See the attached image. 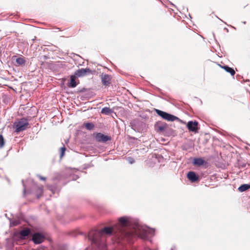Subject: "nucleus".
I'll list each match as a JSON object with an SVG mask.
<instances>
[{
	"mask_svg": "<svg viewBox=\"0 0 250 250\" xmlns=\"http://www.w3.org/2000/svg\"><path fill=\"white\" fill-rule=\"evenodd\" d=\"M102 83L105 86H109L110 83L111 77L108 74H102L101 76Z\"/></svg>",
	"mask_w": 250,
	"mask_h": 250,
	"instance_id": "0eeeda50",
	"label": "nucleus"
},
{
	"mask_svg": "<svg viewBox=\"0 0 250 250\" xmlns=\"http://www.w3.org/2000/svg\"><path fill=\"white\" fill-rule=\"evenodd\" d=\"M29 125L27 120L25 118H22L14 123L13 127L15 129V131L19 133L29 127Z\"/></svg>",
	"mask_w": 250,
	"mask_h": 250,
	"instance_id": "f03ea898",
	"label": "nucleus"
},
{
	"mask_svg": "<svg viewBox=\"0 0 250 250\" xmlns=\"http://www.w3.org/2000/svg\"><path fill=\"white\" fill-rule=\"evenodd\" d=\"M10 227H15L19 225L21 222L20 220L18 219H10Z\"/></svg>",
	"mask_w": 250,
	"mask_h": 250,
	"instance_id": "2eb2a0df",
	"label": "nucleus"
},
{
	"mask_svg": "<svg viewBox=\"0 0 250 250\" xmlns=\"http://www.w3.org/2000/svg\"><path fill=\"white\" fill-rule=\"evenodd\" d=\"M65 150H66V148L64 146H63L61 148V154H60L61 158H62L63 156Z\"/></svg>",
	"mask_w": 250,
	"mask_h": 250,
	"instance_id": "4be33fe9",
	"label": "nucleus"
},
{
	"mask_svg": "<svg viewBox=\"0 0 250 250\" xmlns=\"http://www.w3.org/2000/svg\"><path fill=\"white\" fill-rule=\"evenodd\" d=\"M38 193L37 194V198H40V197L42 196V195L43 193V188L42 187H39L38 188L37 190Z\"/></svg>",
	"mask_w": 250,
	"mask_h": 250,
	"instance_id": "6ab92c4d",
	"label": "nucleus"
},
{
	"mask_svg": "<svg viewBox=\"0 0 250 250\" xmlns=\"http://www.w3.org/2000/svg\"><path fill=\"white\" fill-rule=\"evenodd\" d=\"M167 125H161L158 126V130L160 131H164L167 128Z\"/></svg>",
	"mask_w": 250,
	"mask_h": 250,
	"instance_id": "412c9836",
	"label": "nucleus"
},
{
	"mask_svg": "<svg viewBox=\"0 0 250 250\" xmlns=\"http://www.w3.org/2000/svg\"><path fill=\"white\" fill-rule=\"evenodd\" d=\"M205 161L201 158H197L194 159L193 163L194 165L200 166H202L205 164Z\"/></svg>",
	"mask_w": 250,
	"mask_h": 250,
	"instance_id": "f8f14e48",
	"label": "nucleus"
},
{
	"mask_svg": "<svg viewBox=\"0 0 250 250\" xmlns=\"http://www.w3.org/2000/svg\"><path fill=\"white\" fill-rule=\"evenodd\" d=\"M76 77L77 76L75 74L70 76V82L68 85L69 87L74 88L77 86Z\"/></svg>",
	"mask_w": 250,
	"mask_h": 250,
	"instance_id": "9b49d317",
	"label": "nucleus"
},
{
	"mask_svg": "<svg viewBox=\"0 0 250 250\" xmlns=\"http://www.w3.org/2000/svg\"><path fill=\"white\" fill-rule=\"evenodd\" d=\"M113 111L109 107H105L102 108L101 110V113L105 115H109Z\"/></svg>",
	"mask_w": 250,
	"mask_h": 250,
	"instance_id": "dca6fc26",
	"label": "nucleus"
},
{
	"mask_svg": "<svg viewBox=\"0 0 250 250\" xmlns=\"http://www.w3.org/2000/svg\"><path fill=\"white\" fill-rule=\"evenodd\" d=\"M45 239V236L39 232L35 233L32 235V240L35 244H40L42 243Z\"/></svg>",
	"mask_w": 250,
	"mask_h": 250,
	"instance_id": "20e7f679",
	"label": "nucleus"
},
{
	"mask_svg": "<svg viewBox=\"0 0 250 250\" xmlns=\"http://www.w3.org/2000/svg\"><path fill=\"white\" fill-rule=\"evenodd\" d=\"M38 176L40 179V180H46V178L45 177H42V176L41 175H38Z\"/></svg>",
	"mask_w": 250,
	"mask_h": 250,
	"instance_id": "393cba45",
	"label": "nucleus"
},
{
	"mask_svg": "<svg viewBox=\"0 0 250 250\" xmlns=\"http://www.w3.org/2000/svg\"><path fill=\"white\" fill-rule=\"evenodd\" d=\"M95 139L99 142L105 143L111 140V137L105 135L101 133H97L95 136Z\"/></svg>",
	"mask_w": 250,
	"mask_h": 250,
	"instance_id": "423d86ee",
	"label": "nucleus"
},
{
	"mask_svg": "<svg viewBox=\"0 0 250 250\" xmlns=\"http://www.w3.org/2000/svg\"><path fill=\"white\" fill-rule=\"evenodd\" d=\"M22 185L23 187V195L25 196V193H26V187H25V184H24L23 180L22 181Z\"/></svg>",
	"mask_w": 250,
	"mask_h": 250,
	"instance_id": "b1692460",
	"label": "nucleus"
},
{
	"mask_svg": "<svg viewBox=\"0 0 250 250\" xmlns=\"http://www.w3.org/2000/svg\"><path fill=\"white\" fill-rule=\"evenodd\" d=\"M224 29L227 32H229V29L227 28H225Z\"/></svg>",
	"mask_w": 250,
	"mask_h": 250,
	"instance_id": "a878e982",
	"label": "nucleus"
},
{
	"mask_svg": "<svg viewBox=\"0 0 250 250\" xmlns=\"http://www.w3.org/2000/svg\"><path fill=\"white\" fill-rule=\"evenodd\" d=\"M154 233L153 229L142 226L129 217L124 216L120 217L118 223L113 227H105L99 231H91L88 234V239L97 250H107L106 236L113 235L118 240L130 241L136 236L146 239Z\"/></svg>",
	"mask_w": 250,
	"mask_h": 250,
	"instance_id": "f257e3e1",
	"label": "nucleus"
},
{
	"mask_svg": "<svg viewBox=\"0 0 250 250\" xmlns=\"http://www.w3.org/2000/svg\"><path fill=\"white\" fill-rule=\"evenodd\" d=\"M250 188V184H243L241 185L238 188L239 191L242 192L245 191Z\"/></svg>",
	"mask_w": 250,
	"mask_h": 250,
	"instance_id": "ddd939ff",
	"label": "nucleus"
},
{
	"mask_svg": "<svg viewBox=\"0 0 250 250\" xmlns=\"http://www.w3.org/2000/svg\"><path fill=\"white\" fill-rule=\"evenodd\" d=\"M155 111L159 116L167 121L172 122L179 120V118L177 117L159 109H155Z\"/></svg>",
	"mask_w": 250,
	"mask_h": 250,
	"instance_id": "7ed1b4c3",
	"label": "nucleus"
},
{
	"mask_svg": "<svg viewBox=\"0 0 250 250\" xmlns=\"http://www.w3.org/2000/svg\"><path fill=\"white\" fill-rule=\"evenodd\" d=\"M30 229H25L21 230L19 232L20 235V238L21 239H25L27 236H28L30 233Z\"/></svg>",
	"mask_w": 250,
	"mask_h": 250,
	"instance_id": "9d476101",
	"label": "nucleus"
},
{
	"mask_svg": "<svg viewBox=\"0 0 250 250\" xmlns=\"http://www.w3.org/2000/svg\"><path fill=\"white\" fill-rule=\"evenodd\" d=\"M16 62L17 63L20 65H23L25 63L24 59L23 58H21V57L17 58L16 59Z\"/></svg>",
	"mask_w": 250,
	"mask_h": 250,
	"instance_id": "a211bd4d",
	"label": "nucleus"
},
{
	"mask_svg": "<svg viewBox=\"0 0 250 250\" xmlns=\"http://www.w3.org/2000/svg\"><path fill=\"white\" fill-rule=\"evenodd\" d=\"M85 128L89 130H92L94 127V125L92 123H87L84 124Z\"/></svg>",
	"mask_w": 250,
	"mask_h": 250,
	"instance_id": "f3484780",
	"label": "nucleus"
},
{
	"mask_svg": "<svg viewBox=\"0 0 250 250\" xmlns=\"http://www.w3.org/2000/svg\"><path fill=\"white\" fill-rule=\"evenodd\" d=\"M243 23L244 24H246V21H243Z\"/></svg>",
	"mask_w": 250,
	"mask_h": 250,
	"instance_id": "bb28decb",
	"label": "nucleus"
},
{
	"mask_svg": "<svg viewBox=\"0 0 250 250\" xmlns=\"http://www.w3.org/2000/svg\"><path fill=\"white\" fill-rule=\"evenodd\" d=\"M127 160L128 163L131 164L134 163L135 162L134 159L132 157H128Z\"/></svg>",
	"mask_w": 250,
	"mask_h": 250,
	"instance_id": "5701e85b",
	"label": "nucleus"
},
{
	"mask_svg": "<svg viewBox=\"0 0 250 250\" xmlns=\"http://www.w3.org/2000/svg\"><path fill=\"white\" fill-rule=\"evenodd\" d=\"M222 68L225 69L227 72L229 73L231 76H234L235 73V72L233 68L227 65L222 66Z\"/></svg>",
	"mask_w": 250,
	"mask_h": 250,
	"instance_id": "4468645a",
	"label": "nucleus"
},
{
	"mask_svg": "<svg viewBox=\"0 0 250 250\" xmlns=\"http://www.w3.org/2000/svg\"><path fill=\"white\" fill-rule=\"evenodd\" d=\"M187 177L192 182H195L199 180L198 176L194 171H189L187 174Z\"/></svg>",
	"mask_w": 250,
	"mask_h": 250,
	"instance_id": "1a4fd4ad",
	"label": "nucleus"
},
{
	"mask_svg": "<svg viewBox=\"0 0 250 250\" xmlns=\"http://www.w3.org/2000/svg\"><path fill=\"white\" fill-rule=\"evenodd\" d=\"M4 140L2 135H0V147H2L4 145Z\"/></svg>",
	"mask_w": 250,
	"mask_h": 250,
	"instance_id": "aec40b11",
	"label": "nucleus"
},
{
	"mask_svg": "<svg viewBox=\"0 0 250 250\" xmlns=\"http://www.w3.org/2000/svg\"><path fill=\"white\" fill-rule=\"evenodd\" d=\"M198 122L196 121H189L188 123L187 127L189 131H191L193 132H196L198 127Z\"/></svg>",
	"mask_w": 250,
	"mask_h": 250,
	"instance_id": "6e6552de",
	"label": "nucleus"
},
{
	"mask_svg": "<svg viewBox=\"0 0 250 250\" xmlns=\"http://www.w3.org/2000/svg\"><path fill=\"white\" fill-rule=\"evenodd\" d=\"M92 73V70L89 68H81L76 70L74 74L78 77H82Z\"/></svg>",
	"mask_w": 250,
	"mask_h": 250,
	"instance_id": "39448f33",
	"label": "nucleus"
}]
</instances>
